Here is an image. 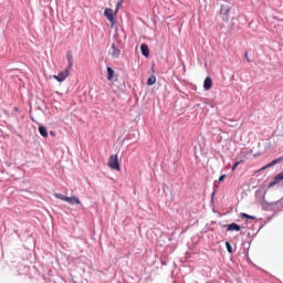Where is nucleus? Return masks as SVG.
I'll list each match as a JSON object with an SVG mask.
<instances>
[{"instance_id": "5", "label": "nucleus", "mask_w": 283, "mask_h": 283, "mask_svg": "<svg viewBox=\"0 0 283 283\" xmlns=\"http://www.w3.org/2000/svg\"><path fill=\"white\" fill-rule=\"evenodd\" d=\"M66 61H67V69L69 70H72V67H74V55L72 54V51H69L66 53Z\"/></svg>"}, {"instance_id": "15", "label": "nucleus", "mask_w": 283, "mask_h": 283, "mask_svg": "<svg viewBox=\"0 0 283 283\" xmlns=\"http://www.w3.org/2000/svg\"><path fill=\"white\" fill-rule=\"evenodd\" d=\"M147 85H156V75H150L148 77Z\"/></svg>"}, {"instance_id": "11", "label": "nucleus", "mask_w": 283, "mask_h": 283, "mask_svg": "<svg viewBox=\"0 0 283 283\" xmlns=\"http://www.w3.org/2000/svg\"><path fill=\"white\" fill-rule=\"evenodd\" d=\"M142 54L143 56H146V59H149V46L147 44L140 45Z\"/></svg>"}, {"instance_id": "1", "label": "nucleus", "mask_w": 283, "mask_h": 283, "mask_svg": "<svg viewBox=\"0 0 283 283\" xmlns=\"http://www.w3.org/2000/svg\"><path fill=\"white\" fill-rule=\"evenodd\" d=\"M108 167L115 169V171H120V163H118V155H111L108 159Z\"/></svg>"}, {"instance_id": "9", "label": "nucleus", "mask_w": 283, "mask_h": 283, "mask_svg": "<svg viewBox=\"0 0 283 283\" xmlns=\"http://www.w3.org/2000/svg\"><path fill=\"white\" fill-rule=\"evenodd\" d=\"M224 227H227V231H241L242 230V227H240V224H238V223H230Z\"/></svg>"}, {"instance_id": "23", "label": "nucleus", "mask_w": 283, "mask_h": 283, "mask_svg": "<svg viewBox=\"0 0 283 283\" xmlns=\"http://www.w3.org/2000/svg\"><path fill=\"white\" fill-rule=\"evenodd\" d=\"M50 134H51V136H54V135H55L54 132H51Z\"/></svg>"}, {"instance_id": "20", "label": "nucleus", "mask_w": 283, "mask_h": 283, "mask_svg": "<svg viewBox=\"0 0 283 283\" xmlns=\"http://www.w3.org/2000/svg\"><path fill=\"white\" fill-rule=\"evenodd\" d=\"M244 59L248 63H251V60L249 59V52H244Z\"/></svg>"}, {"instance_id": "21", "label": "nucleus", "mask_w": 283, "mask_h": 283, "mask_svg": "<svg viewBox=\"0 0 283 283\" xmlns=\"http://www.w3.org/2000/svg\"><path fill=\"white\" fill-rule=\"evenodd\" d=\"M123 6V0H119V2L117 3V8L115 10V12H118V8H120Z\"/></svg>"}, {"instance_id": "13", "label": "nucleus", "mask_w": 283, "mask_h": 283, "mask_svg": "<svg viewBox=\"0 0 283 283\" xmlns=\"http://www.w3.org/2000/svg\"><path fill=\"white\" fill-rule=\"evenodd\" d=\"M39 134L43 136V138H48V128H45V126H39Z\"/></svg>"}, {"instance_id": "12", "label": "nucleus", "mask_w": 283, "mask_h": 283, "mask_svg": "<svg viewBox=\"0 0 283 283\" xmlns=\"http://www.w3.org/2000/svg\"><path fill=\"white\" fill-rule=\"evenodd\" d=\"M282 160H283V157H280V158H277V159H274V160H272L270 164H268V165L264 167V169H269V167H274V165H277V164L282 163Z\"/></svg>"}, {"instance_id": "16", "label": "nucleus", "mask_w": 283, "mask_h": 283, "mask_svg": "<svg viewBox=\"0 0 283 283\" xmlns=\"http://www.w3.org/2000/svg\"><path fill=\"white\" fill-rule=\"evenodd\" d=\"M54 197L57 198V200H63L64 202H66L67 200V197H65V195L62 193H55Z\"/></svg>"}, {"instance_id": "8", "label": "nucleus", "mask_w": 283, "mask_h": 283, "mask_svg": "<svg viewBox=\"0 0 283 283\" xmlns=\"http://www.w3.org/2000/svg\"><path fill=\"white\" fill-rule=\"evenodd\" d=\"M280 180H283V172H279L272 182L269 184V187H274L275 185H277V182H280Z\"/></svg>"}, {"instance_id": "4", "label": "nucleus", "mask_w": 283, "mask_h": 283, "mask_svg": "<svg viewBox=\"0 0 283 283\" xmlns=\"http://www.w3.org/2000/svg\"><path fill=\"white\" fill-rule=\"evenodd\" d=\"M104 17H106V19H108V21L112 23V25H116V20L114 19V10L105 9Z\"/></svg>"}, {"instance_id": "7", "label": "nucleus", "mask_w": 283, "mask_h": 283, "mask_svg": "<svg viewBox=\"0 0 283 283\" xmlns=\"http://www.w3.org/2000/svg\"><path fill=\"white\" fill-rule=\"evenodd\" d=\"M211 87H213V80H211V77H206L205 82H203V88L209 92V90H211Z\"/></svg>"}, {"instance_id": "17", "label": "nucleus", "mask_w": 283, "mask_h": 283, "mask_svg": "<svg viewBox=\"0 0 283 283\" xmlns=\"http://www.w3.org/2000/svg\"><path fill=\"white\" fill-rule=\"evenodd\" d=\"M241 218H245L247 220H255V217L250 216L248 213L241 212L240 213Z\"/></svg>"}, {"instance_id": "10", "label": "nucleus", "mask_w": 283, "mask_h": 283, "mask_svg": "<svg viewBox=\"0 0 283 283\" xmlns=\"http://www.w3.org/2000/svg\"><path fill=\"white\" fill-rule=\"evenodd\" d=\"M66 202L69 205H81V199H78L77 197H66Z\"/></svg>"}, {"instance_id": "22", "label": "nucleus", "mask_w": 283, "mask_h": 283, "mask_svg": "<svg viewBox=\"0 0 283 283\" xmlns=\"http://www.w3.org/2000/svg\"><path fill=\"white\" fill-rule=\"evenodd\" d=\"M224 178H227V175H221V176L219 177V182H223V181H224Z\"/></svg>"}, {"instance_id": "2", "label": "nucleus", "mask_w": 283, "mask_h": 283, "mask_svg": "<svg viewBox=\"0 0 283 283\" xmlns=\"http://www.w3.org/2000/svg\"><path fill=\"white\" fill-rule=\"evenodd\" d=\"M231 12V7L229 4H222L220 9V17L226 23L229 22V13Z\"/></svg>"}, {"instance_id": "19", "label": "nucleus", "mask_w": 283, "mask_h": 283, "mask_svg": "<svg viewBox=\"0 0 283 283\" xmlns=\"http://www.w3.org/2000/svg\"><path fill=\"white\" fill-rule=\"evenodd\" d=\"M241 163H242V160L234 163V165L232 167V171H235V169H238V167L240 166Z\"/></svg>"}, {"instance_id": "3", "label": "nucleus", "mask_w": 283, "mask_h": 283, "mask_svg": "<svg viewBox=\"0 0 283 283\" xmlns=\"http://www.w3.org/2000/svg\"><path fill=\"white\" fill-rule=\"evenodd\" d=\"M72 72V69L66 67L64 71L60 72L57 75H53V78L57 81V83H63L65 78L70 76V73Z\"/></svg>"}, {"instance_id": "6", "label": "nucleus", "mask_w": 283, "mask_h": 283, "mask_svg": "<svg viewBox=\"0 0 283 283\" xmlns=\"http://www.w3.org/2000/svg\"><path fill=\"white\" fill-rule=\"evenodd\" d=\"M111 55L113 59H118L120 56V50L116 48V44H112L111 46Z\"/></svg>"}, {"instance_id": "14", "label": "nucleus", "mask_w": 283, "mask_h": 283, "mask_svg": "<svg viewBox=\"0 0 283 283\" xmlns=\"http://www.w3.org/2000/svg\"><path fill=\"white\" fill-rule=\"evenodd\" d=\"M114 69H112L111 66L107 67V81H112V78H114Z\"/></svg>"}, {"instance_id": "18", "label": "nucleus", "mask_w": 283, "mask_h": 283, "mask_svg": "<svg viewBox=\"0 0 283 283\" xmlns=\"http://www.w3.org/2000/svg\"><path fill=\"white\" fill-rule=\"evenodd\" d=\"M226 249L228 253H233V248L231 247V243L229 241L226 242Z\"/></svg>"}]
</instances>
